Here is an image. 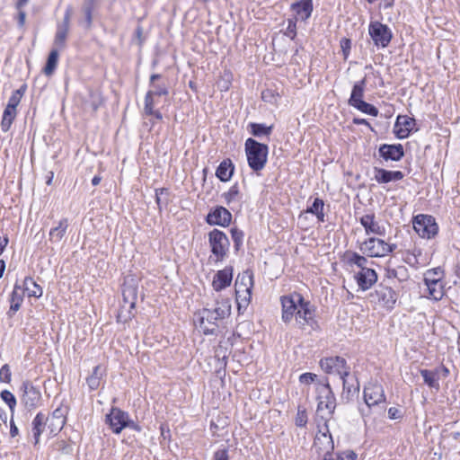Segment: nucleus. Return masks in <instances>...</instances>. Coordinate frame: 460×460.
Instances as JSON below:
<instances>
[{"mask_svg":"<svg viewBox=\"0 0 460 460\" xmlns=\"http://www.w3.org/2000/svg\"><path fill=\"white\" fill-rule=\"evenodd\" d=\"M429 290V297L439 301L444 296V286L442 282H436V284L425 283Z\"/></svg>","mask_w":460,"mask_h":460,"instance_id":"obj_42","label":"nucleus"},{"mask_svg":"<svg viewBox=\"0 0 460 460\" xmlns=\"http://www.w3.org/2000/svg\"><path fill=\"white\" fill-rule=\"evenodd\" d=\"M323 207H324L323 200L320 198H315L313 201V204L306 208L305 213H310V214L315 215L318 221L324 222L325 216L323 213Z\"/></svg>","mask_w":460,"mask_h":460,"instance_id":"obj_37","label":"nucleus"},{"mask_svg":"<svg viewBox=\"0 0 460 460\" xmlns=\"http://www.w3.org/2000/svg\"><path fill=\"white\" fill-rule=\"evenodd\" d=\"M307 423V414L305 410H301L300 408L297 411L296 416V425L297 427H305Z\"/></svg>","mask_w":460,"mask_h":460,"instance_id":"obj_57","label":"nucleus"},{"mask_svg":"<svg viewBox=\"0 0 460 460\" xmlns=\"http://www.w3.org/2000/svg\"><path fill=\"white\" fill-rule=\"evenodd\" d=\"M404 174L401 171H388L383 168H374V179L378 183H388L391 181H401Z\"/></svg>","mask_w":460,"mask_h":460,"instance_id":"obj_23","label":"nucleus"},{"mask_svg":"<svg viewBox=\"0 0 460 460\" xmlns=\"http://www.w3.org/2000/svg\"><path fill=\"white\" fill-rule=\"evenodd\" d=\"M360 257H361L360 254H358V252H351V251H347L344 253V260H345L346 263L350 266L351 265L357 266L359 261Z\"/></svg>","mask_w":460,"mask_h":460,"instance_id":"obj_53","label":"nucleus"},{"mask_svg":"<svg viewBox=\"0 0 460 460\" xmlns=\"http://www.w3.org/2000/svg\"><path fill=\"white\" fill-rule=\"evenodd\" d=\"M416 125V120L407 115H398L394 128L396 137L403 139L409 137Z\"/></svg>","mask_w":460,"mask_h":460,"instance_id":"obj_16","label":"nucleus"},{"mask_svg":"<svg viewBox=\"0 0 460 460\" xmlns=\"http://www.w3.org/2000/svg\"><path fill=\"white\" fill-rule=\"evenodd\" d=\"M102 375V367L98 365L94 367L92 375L86 378V383L92 391L96 390L99 387Z\"/></svg>","mask_w":460,"mask_h":460,"instance_id":"obj_43","label":"nucleus"},{"mask_svg":"<svg viewBox=\"0 0 460 460\" xmlns=\"http://www.w3.org/2000/svg\"><path fill=\"white\" fill-rule=\"evenodd\" d=\"M317 412L327 411L328 416H332L336 408L335 395L329 383L322 384L317 387Z\"/></svg>","mask_w":460,"mask_h":460,"instance_id":"obj_7","label":"nucleus"},{"mask_svg":"<svg viewBox=\"0 0 460 460\" xmlns=\"http://www.w3.org/2000/svg\"><path fill=\"white\" fill-rule=\"evenodd\" d=\"M137 284L133 278L126 279L122 286L123 305L119 318L126 322L134 316L132 310L135 309L137 300Z\"/></svg>","mask_w":460,"mask_h":460,"instance_id":"obj_3","label":"nucleus"},{"mask_svg":"<svg viewBox=\"0 0 460 460\" xmlns=\"http://www.w3.org/2000/svg\"><path fill=\"white\" fill-rule=\"evenodd\" d=\"M23 291L17 282L13 287V290L9 297L10 308L6 313L8 318H13L15 313L21 308L22 304L23 302Z\"/></svg>","mask_w":460,"mask_h":460,"instance_id":"obj_24","label":"nucleus"},{"mask_svg":"<svg viewBox=\"0 0 460 460\" xmlns=\"http://www.w3.org/2000/svg\"><path fill=\"white\" fill-rule=\"evenodd\" d=\"M21 390L22 391L21 402L28 411L40 406L41 393L39 388L34 386L30 381H24L21 386Z\"/></svg>","mask_w":460,"mask_h":460,"instance_id":"obj_10","label":"nucleus"},{"mask_svg":"<svg viewBox=\"0 0 460 460\" xmlns=\"http://www.w3.org/2000/svg\"><path fill=\"white\" fill-rule=\"evenodd\" d=\"M16 115H17L16 109L10 108L9 106L5 107L4 113H3L2 121H1V129L3 132H7L10 129L13 120L16 118Z\"/></svg>","mask_w":460,"mask_h":460,"instance_id":"obj_34","label":"nucleus"},{"mask_svg":"<svg viewBox=\"0 0 460 460\" xmlns=\"http://www.w3.org/2000/svg\"><path fill=\"white\" fill-rule=\"evenodd\" d=\"M11 376L12 373L9 365L4 364L0 369V381L4 383H10Z\"/></svg>","mask_w":460,"mask_h":460,"instance_id":"obj_55","label":"nucleus"},{"mask_svg":"<svg viewBox=\"0 0 460 460\" xmlns=\"http://www.w3.org/2000/svg\"><path fill=\"white\" fill-rule=\"evenodd\" d=\"M21 100H22V98H21L20 93L13 92L11 97L8 100V102H7L6 106H9L10 108L16 109L17 106L19 105Z\"/></svg>","mask_w":460,"mask_h":460,"instance_id":"obj_58","label":"nucleus"},{"mask_svg":"<svg viewBox=\"0 0 460 460\" xmlns=\"http://www.w3.org/2000/svg\"><path fill=\"white\" fill-rule=\"evenodd\" d=\"M361 226L364 227L367 234H376L384 236L385 234V228L380 226L376 220L374 213L367 214L359 218Z\"/></svg>","mask_w":460,"mask_h":460,"instance_id":"obj_20","label":"nucleus"},{"mask_svg":"<svg viewBox=\"0 0 460 460\" xmlns=\"http://www.w3.org/2000/svg\"><path fill=\"white\" fill-rule=\"evenodd\" d=\"M420 373L423 377L424 383L431 389L438 392L440 389L438 370L420 369Z\"/></svg>","mask_w":460,"mask_h":460,"instance_id":"obj_31","label":"nucleus"},{"mask_svg":"<svg viewBox=\"0 0 460 460\" xmlns=\"http://www.w3.org/2000/svg\"><path fill=\"white\" fill-rule=\"evenodd\" d=\"M354 278L363 291L368 290L377 281V274L373 269H363L356 273Z\"/></svg>","mask_w":460,"mask_h":460,"instance_id":"obj_21","label":"nucleus"},{"mask_svg":"<svg viewBox=\"0 0 460 460\" xmlns=\"http://www.w3.org/2000/svg\"><path fill=\"white\" fill-rule=\"evenodd\" d=\"M378 154L385 161L398 162L404 156V149L402 144H383L379 146Z\"/></svg>","mask_w":460,"mask_h":460,"instance_id":"obj_18","label":"nucleus"},{"mask_svg":"<svg viewBox=\"0 0 460 460\" xmlns=\"http://www.w3.org/2000/svg\"><path fill=\"white\" fill-rule=\"evenodd\" d=\"M343 391L341 399L349 402L359 392V383L355 376L341 378Z\"/></svg>","mask_w":460,"mask_h":460,"instance_id":"obj_25","label":"nucleus"},{"mask_svg":"<svg viewBox=\"0 0 460 460\" xmlns=\"http://www.w3.org/2000/svg\"><path fill=\"white\" fill-rule=\"evenodd\" d=\"M361 251L369 257L385 256V240L369 237L361 245Z\"/></svg>","mask_w":460,"mask_h":460,"instance_id":"obj_19","label":"nucleus"},{"mask_svg":"<svg viewBox=\"0 0 460 460\" xmlns=\"http://www.w3.org/2000/svg\"><path fill=\"white\" fill-rule=\"evenodd\" d=\"M261 99L267 102H274L276 101L275 94L271 90L263 91L261 93Z\"/></svg>","mask_w":460,"mask_h":460,"instance_id":"obj_64","label":"nucleus"},{"mask_svg":"<svg viewBox=\"0 0 460 460\" xmlns=\"http://www.w3.org/2000/svg\"><path fill=\"white\" fill-rule=\"evenodd\" d=\"M165 194L168 195V190L165 188L155 190V200L158 205V208L161 209L163 205H167L168 200L163 199L162 196Z\"/></svg>","mask_w":460,"mask_h":460,"instance_id":"obj_56","label":"nucleus"},{"mask_svg":"<svg viewBox=\"0 0 460 460\" xmlns=\"http://www.w3.org/2000/svg\"><path fill=\"white\" fill-rule=\"evenodd\" d=\"M413 229L421 238L431 239L438 234V226L432 216L418 215L413 217Z\"/></svg>","mask_w":460,"mask_h":460,"instance_id":"obj_6","label":"nucleus"},{"mask_svg":"<svg viewBox=\"0 0 460 460\" xmlns=\"http://www.w3.org/2000/svg\"><path fill=\"white\" fill-rule=\"evenodd\" d=\"M96 0H84L83 13L84 14V26L90 29L93 24V11L95 8Z\"/></svg>","mask_w":460,"mask_h":460,"instance_id":"obj_36","label":"nucleus"},{"mask_svg":"<svg viewBox=\"0 0 460 460\" xmlns=\"http://www.w3.org/2000/svg\"><path fill=\"white\" fill-rule=\"evenodd\" d=\"M364 401L370 408L385 402V395L381 385L368 384L364 388Z\"/></svg>","mask_w":460,"mask_h":460,"instance_id":"obj_14","label":"nucleus"},{"mask_svg":"<svg viewBox=\"0 0 460 460\" xmlns=\"http://www.w3.org/2000/svg\"><path fill=\"white\" fill-rule=\"evenodd\" d=\"M368 34L373 43L377 48L385 49L388 47L392 39L393 32L391 29L378 21H372L368 25Z\"/></svg>","mask_w":460,"mask_h":460,"instance_id":"obj_5","label":"nucleus"},{"mask_svg":"<svg viewBox=\"0 0 460 460\" xmlns=\"http://www.w3.org/2000/svg\"><path fill=\"white\" fill-rule=\"evenodd\" d=\"M354 108L363 113L371 115L373 117H376L379 113L378 109L376 107L365 101L359 102L357 105L354 106Z\"/></svg>","mask_w":460,"mask_h":460,"instance_id":"obj_46","label":"nucleus"},{"mask_svg":"<svg viewBox=\"0 0 460 460\" xmlns=\"http://www.w3.org/2000/svg\"><path fill=\"white\" fill-rule=\"evenodd\" d=\"M341 47L342 49V52L344 55V58H347L349 54V49L351 48V41L349 39L343 38L341 40Z\"/></svg>","mask_w":460,"mask_h":460,"instance_id":"obj_62","label":"nucleus"},{"mask_svg":"<svg viewBox=\"0 0 460 460\" xmlns=\"http://www.w3.org/2000/svg\"><path fill=\"white\" fill-rule=\"evenodd\" d=\"M0 396L1 399L8 405L13 415L17 403L15 396L8 390L2 391Z\"/></svg>","mask_w":460,"mask_h":460,"instance_id":"obj_47","label":"nucleus"},{"mask_svg":"<svg viewBox=\"0 0 460 460\" xmlns=\"http://www.w3.org/2000/svg\"><path fill=\"white\" fill-rule=\"evenodd\" d=\"M285 35L294 40L296 36V18L288 19V26Z\"/></svg>","mask_w":460,"mask_h":460,"instance_id":"obj_52","label":"nucleus"},{"mask_svg":"<svg viewBox=\"0 0 460 460\" xmlns=\"http://www.w3.org/2000/svg\"><path fill=\"white\" fill-rule=\"evenodd\" d=\"M444 271L440 267L428 270L424 274V283L436 284V282H442Z\"/></svg>","mask_w":460,"mask_h":460,"instance_id":"obj_40","label":"nucleus"},{"mask_svg":"<svg viewBox=\"0 0 460 460\" xmlns=\"http://www.w3.org/2000/svg\"><path fill=\"white\" fill-rule=\"evenodd\" d=\"M68 226L69 224L67 218L59 220L58 226L52 227L49 231V241L51 243H59L66 235Z\"/></svg>","mask_w":460,"mask_h":460,"instance_id":"obj_30","label":"nucleus"},{"mask_svg":"<svg viewBox=\"0 0 460 460\" xmlns=\"http://www.w3.org/2000/svg\"><path fill=\"white\" fill-rule=\"evenodd\" d=\"M252 298V290L235 292V300L237 304V309L239 314H243V311L246 310Z\"/></svg>","mask_w":460,"mask_h":460,"instance_id":"obj_35","label":"nucleus"},{"mask_svg":"<svg viewBox=\"0 0 460 460\" xmlns=\"http://www.w3.org/2000/svg\"><path fill=\"white\" fill-rule=\"evenodd\" d=\"M46 420L47 417L42 412H38L35 418L33 419L31 422L32 426V434L34 438V444L37 445L40 441V437L44 431V429L46 427Z\"/></svg>","mask_w":460,"mask_h":460,"instance_id":"obj_32","label":"nucleus"},{"mask_svg":"<svg viewBox=\"0 0 460 460\" xmlns=\"http://www.w3.org/2000/svg\"><path fill=\"white\" fill-rule=\"evenodd\" d=\"M250 132L256 137L270 136L273 129V125L266 126L261 123L252 122L249 124Z\"/></svg>","mask_w":460,"mask_h":460,"instance_id":"obj_39","label":"nucleus"},{"mask_svg":"<svg viewBox=\"0 0 460 460\" xmlns=\"http://www.w3.org/2000/svg\"><path fill=\"white\" fill-rule=\"evenodd\" d=\"M234 166L230 159L223 160L216 171V176L221 181H228L234 174Z\"/></svg>","mask_w":460,"mask_h":460,"instance_id":"obj_27","label":"nucleus"},{"mask_svg":"<svg viewBox=\"0 0 460 460\" xmlns=\"http://www.w3.org/2000/svg\"><path fill=\"white\" fill-rule=\"evenodd\" d=\"M357 457V454L351 450H347L341 453H334L330 451L329 453L324 454L323 460H356Z\"/></svg>","mask_w":460,"mask_h":460,"instance_id":"obj_41","label":"nucleus"},{"mask_svg":"<svg viewBox=\"0 0 460 460\" xmlns=\"http://www.w3.org/2000/svg\"><path fill=\"white\" fill-rule=\"evenodd\" d=\"M235 291H248L252 290L253 288V275L251 271H244L243 274L238 275L235 283Z\"/></svg>","mask_w":460,"mask_h":460,"instance_id":"obj_33","label":"nucleus"},{"mask_svg":"<svg viewBox=\"0 0 460 460\" xmlns=\"http://www.w3.org/2000/svg\"><path fill=\"white\" fill-rule=\"evenodd\" d=\"M152 87L153 89L149 90L147 93H151V95H154L155 97L167 95L169 93L168 89L164 84H153Z\"/></svg>","mask_w":460,"mask_h":460,"instance_id":"obj_54","label":"nucleus"},{"mask_svg":"<svg viewBox=\"0 0 460 460\" xmlns=\"http://www.w3.org/2000/svg\"><path fill=\"white\" fill-rule=\"evenodd\" d=\"M314 447L318 453H329L333 450V441L327 426V420H324L323 430L319 429L314 441Z\"/></svg>","mask_w":460,"mask_h":460,"instance_id":"obj_13","label":"nucleus"},{"mask_svg":"<svg viewBox=\"0 0 460 460\" xmlns=\"http://www.w3.org/2000/svg\"><path fill=\"white\" fill-rule=\"evenodd\" d=\"M317 376L313 373H304L299 376V381L302 384L309 385L316 379Z\"/></svg>","mask_w":460,"mask_h":460,"instance_id":"obj_60","label":"nucleus"},{"mask_svg":"<svg viewBox=\"0 0 460 460\" xmlns=\"http://www.w3.org/2000/svg\"><path fill=\"white\" fill-rule=\"evenodd\" d=\"M231 219L232 214L226 208L218 206L208 214L206 221L210 226H227Z\"/></svg>","mask_w":460,"mask_h":460,"instance_id":"obj_17","label":"nucleus"},{"mask_svg":"<svg viewBox=\"0 0 460 460\" xmlns=\"http://www.w3.org/2000/svg\"><path fill=\"white\" fill-rule=\"evenodd\" d=\"M231 314V305L228 299L217 301L213 309L204 308L199 313V328L205 335L216 334L217 321L228 317Z\"/></svg>","mask_w":460,"mask_h":460,"instance_id":"obj_1","label":"nucleus"},{"mask_svg":"<svg viewBox=\"0 0 460 460\" xmlns=\"http://www.w3.org/2000/svg\"><path fill=\"white\" fill-rule=\"evenodd\" d=\"M58 61V49H53L48 57L47 63L44 66L43 72L46 75H53Z\"/></svg>","mask_w":460,"mask_h":460,"instance_id":"obj_38","label":"nucleus"},{"mask_svg":"<svg viewBox=\"0 0 460 460\" xmlns=\"http://www.w3.org/2000/svg\"><path fill=\"white\" fill-rule=\"evenodd\" d=\"M370 297L372 302L387 309H393L397 300V294L393 288L380 284L370 294Z\"/></svg>","mask_w":460,"mask_h":460,"instance_id":"obj_9","label":"nucleus"},{"mask_svg":"<svg viewBox=\"0 0 460 460\" xmlns=\"http://www.w3.org/2000/svg\"><path fill=\"white\" fill-rule=\"evenodd\" d=\"M213 460H229L227 449H218L215 452Z\"/></svg>","mask_w":460,"mask_h":460,"instance_id":"obj_63","label":"nucleus"},{"mask_svg":"<svg viewBox=\"0 0 460 460\" xmlns=\"http://www.w3.org/2000/svg\"><path fill=\"white\" fill-rule=\"evenodd\" d=\"M232 279L233 269L231 267H226L215 274L212 282L213 288L216 291H221L230 286Z\"/></svg>","mask_w":460,"mask_h":460,"instance_id":"obj_22","label":"nucleus"},{"mask_svg":"<svg viewBox=\"0 0 460 460\" xmlns=\"http://www.w3.org/2000/svg\"><path fill=\"white\" fill-rule=\"evenodd\" d=\"M102 102L103 101L100 93L91 91L89 93V100L85 104L89 106L93 111H96Z\"/></svg>","mask_w":460,"mask_h":460,"instance_id":"obj_45","label":"nucleus"},{"mask_svg":"<svg viewBox=\"0 0 460 460\" xmlns=\"http://www.w3.org/2000/svg\"><path fill=\"white\" fill-rule=\"evenodd\" d=\"M56 449L61 451L64 454H70L72 452L71 445L67 444L66 441L61 440L58 441L56 445Z\"/></svg>","mask_w":460,"mask_h":460,"instance_id":"obj_59","label":"nucleus"},{"mask_svg":"<svg viewBox=\"0 0 460 460\" xmlns=\"http://www.w3.org/2000/svg\"><path fill=\"white\" fill-rule=\"evenodd\" d=\"M238 194H239V187H238V184L235 183L230 187L228 191H226L223 194V197L225 199L226 203L230 204L231 202L235 200Z\"/></svg>","mask_w":460,"mask_h":460,"instance_id":"obj_51","label":"nucleus"},{"mask_svg":"<svg viewBox=\"0 0 460 460\" xmlns=\"http://www.w3.org/2000/svg\"><path fill=\"white\" fill-rule=\"evenodd\" d=\"M244 150L251 169L258 172L265 167L269 153V147L266 144L250 137L245 141Z\"/></svg>","mask_w":460,"mask_h":460,"instance_id":"obj_2","label":"nucleus"},{"mask_svg":"<svg viewBox=\"0 0 460 460\" xmlns=\"http://www.w3.org/2000/svg\"><path fill=\"white\" fill-rule=\"evenodd\" d=\"M388 417L391 420H400L403 417V414L400 409L391 407L388 409Z\"/></svg>","mask_w":460,"mask_h":460,"instance_id":"obj_61","label":"nucleus"},{"mask_svg":"<svg viewBox=\"0 0 460 460\" xmlns=\"http://www.w3.org/2000/svg\"><path fill=\"white\" fill-rule=\"evenodd\" d=\"M314 310L309 301H305L303 298V303H299L298 310H296L295 315V321L296 324L304 328L305 325H313L314 323Z\"/></svg>","mask_w":460,"mask_h":460,"instance_id":"obj_15","label":"nucleus"},{"mask_svg":"<svg viewBox=\"0 0 460 460\" xmlns=\"http://www.w3.org/2000/svg\"><path fill=\"white\" fill-rule=\"evenodd\" d=\"M24 293H27L28 296L39 298L42 296V288L38 285L31 277H26L23 279L22 285L21 286Z\"/></svg>","mask_w":460,"mask_h":460,"instance_id":"obj_29","label":"nucleus"},{"mask_svg":"<svg viewBox=\"0 0 460 460\" xmlns=\"http://www.w3.org/2000/svg\"><path fill=\"white\" fill-rule=\"evenodd\" d=\"M231 235L234 242V249L238 251L240 247L243 245L244 234L242 230L234 227L231 229Z\"/></svg>","mask_w":460,"mask_h":460,"instance_id":"obj_48","label":"nucleus"},{"mask_svg":"<svg viewBox=\"0 0 460 460\" xmlns=\"http://www.w3.org/2000/svg\"><path fill=\"white\" fill-rule=\"evenodd\" d=\"M291 9L295 12L296 20H307L313 12L312 0H301L291 4Z\"/></svg>","mask_w":460,"mask_h":460,"instance_id":"obj_26","label":"nucleus"},{"mask_svg":"<svg viewBox=\"0 0 460 460\" xmlns=\"http://www.w3.org/2000/svg\"><path fill=\"white\" fill-rule=\"evenodd\" d=\"M128 413L117 407H112L105 417V422L115 434H119L127 428Z\"/></svg>","mask_w":460,"mask_h":460,"instance_id":"obj_12","label":"nucleus"},{"mask_svg":"<svg viewBox=\"0 0 460 460\" xmlns=\"http://www.w3.org/2000/svg\"><path fill=\"white\" fill-rule=\"evenodd\" d=\"M366 84H367L366 77H364L362 80L354 84V85L352 87L350 97L348 101V103L349 106L354 107L359 102L364 101L363 97H364Z\"/></svg>","mask_w":460,"mask_h":460,"instance_id":"obj_28","label":"nucleus"},{"mask_svg":"<svg viewBox=\"0 0 460 460\" xmlns=\"http://www.w3.org/2000/svg\"><path fill=\"white\" fill-rule=\"evenodd\" d=\"M303 298L298 293L281 297L282 320L285 323H289L295 317L299 303H303Z\"/></svg>","mask_w":460,"mask_h":460,"instance_id":"obj_11","label":"nucleus"},{"mask_svg":"<svg viewBox=\"0 0 460 460\" xmlns=\"http://www.w3.org/2000/svg\"><path fill=\"white\" fill-rule=\"evenodd\" d=\"M208 243L216 261H222L226 257L230 247L227 235L221 230L213 229L208 233Z\"/></svg>","mask_w":460,"mask_h":460,"instance_id":"obj_4","label":"nucleus"},{"mask_svg":"<svg viewBox=\"0 0 460 460\" xmlns=\"http://www.w3.org/2000/svg\"><path fill=\"white\" fill-rule=\"evenodd\" d=\"M68 32H66L64 31L57 29L55 39H54V45L58 49H63L66 46V40L67 37Z\"/></svg>","mask_w":460,"mask_h":460,"instance_id":"obj_50","label":"nucleus"},{"mask_svg":"<svg viewBox=\"0 0 460 460\" xmlns=\"http://www.w3.org/2000/svg\"><path fill=\"white\" fill-rule=\"evenodd\" d=\"M320 367L325 373L338 375L341 379L349 376V367L345 358L339 356L321 359Z\"/></svg>","mask_w":460,"mask_h":460,"instance_id":"obj_8","label":"nucleus"},{"mask_svg":"<svg viewBox=\"0 0 460 460\" xmlns=\"http://www.w3.org/2000/svg\"><path fill=\"white\" fill-rule=\"evenodd\" d=\"M49 418L52 419V421L57 422V429H51V433L57 434L62 429L66 422L62 410L59 408L56 409Z\"/></svg>","mask_w":460,"mask_h":460,"instance_id":"obj_44","label":"nucleus"},{"mask_svg":"<svg viewBox=\"0 0 460 460\" xmlns=\"http://www.w3.org/2000/svg\"><path fill=\"white\" fill-rule=\"evenodd\" d=\"M157 103L156 97L146 93L144 101V112L152 113L155 106Z\"/></svg>","mask_w":460,"mask_h":460,"instance_id":"obj_49","label":"nucleus"}]
</instances>
